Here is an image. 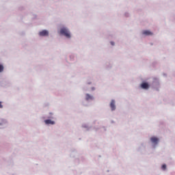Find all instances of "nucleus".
I'll use <instances>...</instances> for the list:
<instances>
[{
  "mask_svg": "<svg viewBox=\"0 0 175 175\" xmlns=\"http://www.w3.org/2000/svg\"><path fill=\"white\" fill-rule=\"evenodd\" d=\"M61 35H64L66 38H70V33H69V31L66 28H62L60 30Z\"/></svg>",
  "mask_w": 175,
  "mask_h": 175,
  "instance_id": "nucleus-1",
  "label": "nucleus"
},
{
  "mask_svg": "<svg viewBox=\"0 0 175 175\" xmlns=\"http://www.w3.org/2000/svg\"><path fill=\"white\" fill-rule=\"evenodd\" d=\"M40 36H49V31L47 30H43L39 32Z\"/></svg>",
  "mask_w": 175,
  "mask_h": 175,
  "instance_id": "nucleus-2",
  "label": "nucleus"
},
{
  "mask_svg": "<svg viewBox=\"0 0 175 175\" xmlns=\"http://www.w3.org/2000/svg\"><path fill=\"white\" fill-rule=\"evenodd\" d=\"M141 87L144 90H148V88H150V85H148L147 83H142Z\"/></svg>",
  "mask_w": 175,
  "mask_h": 175,
  "instance_id": "nucleus-3",
  "label": "nucleus"
},
{
  "mask_svg": "<svg viewBox=\"0 0 175 175\" xmlns=\"http://www.w3.org/2000/svg\"><path fill=\"white\" fill-rule=\"evenodd\" d=\"M44 122L46 125H54L55 124V122L51 120H44Z\"/></svg>",
  "mask_w": 175,
  "mask_h": 175,
  "instance_id": "nucleus-4",
  "label": "nucleus"
},
{
  "mask_svg": "<svg viewBox=\"0 0 175 175\" xmlns=\"http://www.w3.org/2000/svg\"><path fill=\"white\" fill-rule=\"evenodd\" d=\"M110 106L112 110H116V101L114 100L111 101Z\"/></svg>",
  "mask_w": 175,
  "mask_h": 175,
  "instance_id": "nucleus-5",
  "label": "nucleus"
},
{
  "mask_svg": "<svg viewBox=\"0 0 175 175\" xmlns=\"http://www.w3.org/2000/svg\"><path fill=\"white\" fill-rule=\"evenodd\" d=\"M152 143H154V144H158V142L159 139H158V138L155 137H152L150 139Z\"/></svg>",
  "mask_w": 175,
  "mask_h": 175,
  "instance_id": "nucleus-6",
  "label": "nucleus"
},
{
  "mask_svg": "<svg viewBox=\"0 0 175 175\" xmlns=\"http://www.w3.org/2000/svg\"><path fill=\"white\" fill-rule=\"evenodd\" d=\"M85 99L86 100H92L94 99V96L90 95L89 94H86Z\"/></svg>",
  "mask_w": 175,
  "mask_h": 175,
  "instance_id": "nucleus-7",
  "label": "nucleus"
},
{
  "mask_svg": "<svg viewBox=\"0 0 175 175\" xmlns=\"http://www.w3.org/2000/svg\"><path fill=\"white\" fill-rule=\"evenodd\" d=\"M143 35H146V36H150V35H152V32L150 31L149 30H144L142 32Z\"/></svg>",
  "mask_w": 175,
  "mask_h": 175,
  "instance_id": "nucleus-8",
  "label": "nucleus"
},
{
  "mask_svg": "<svg viewBox=\"0 0 175 175\" xmlns=\"http://www.w3.org/2000/svg\"><path fill=\"white\" fill-rule=\"evenodd\" d=\"M3 72V66L0 65V72Z\"/></svg>",
  "mask_w": 175,
  "mask_h": 175,
  "instance_id": "nucleus-9",
  "label": "nucleus"
},
{
  "mask_svg": "<svg viewBox=\"0 0 175 175\" xmlns=\"http://www.w3.org/2000/svg\"><path fill=\"white\" fill-rule=\"evenodd\" d=\"M161 167H162L163 170H166V165L165 164H163Z\"/></svg>",
  "mask_w": 175,
  "mask_h": 175,
  "instance_id": "nucleus-10",
  "label": "nucleus"
},
{
  "mask_svg": "<svg viewBox=\"0 0 175 175\" xmlns=\"http://www.w3.org/2000/svg\"><path fill=\"white\" fill-rule=\"evenodd\" d=\"M2 107H3V106L2 105V103L0 102V109H2Z\"/></svg>",
  "mask_w": 175,
  "mask_h": 175,
  "instance_id": "nucleus-11",
  "label": "nucleus"
},
{
  "mask_svg": "<svg viewBox=\"0 0 175 175\" xmlns=\"http://www.w3.org/2000/svg\"><path fill=\"white\" fill-rule=\"evenodd\" d=\"M111 44L112 46H114V42H111Z\"/></svg>",
  "mask_w": 175,
  "mask_h": 175,
  "instance_id": "nucleus-12",
  "label": "nucleus"
}]
</instances>
